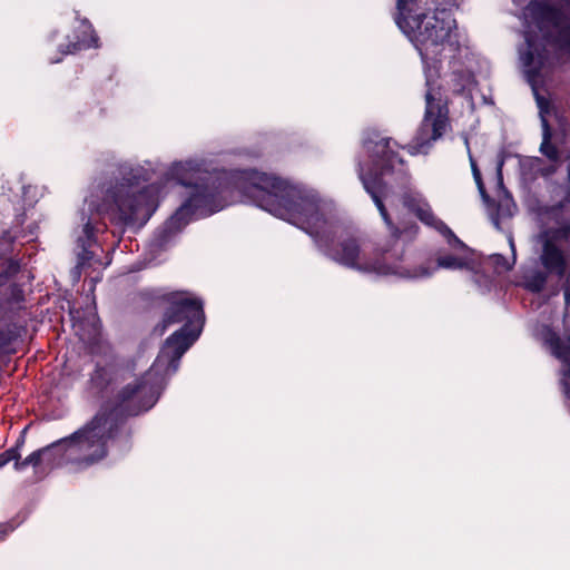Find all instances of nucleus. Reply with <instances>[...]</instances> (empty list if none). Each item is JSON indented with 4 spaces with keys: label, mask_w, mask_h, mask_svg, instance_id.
<instances>
[{
    "label": "nucleus",
    "mask_w": 570,
    "mask_h": 570,
    "mask_svg": "<svg viewBox=\"0 0 570 570\" xmlns=\"http://www.w3.org/2000/svg\"><path fill=\"white\" fill-rule=\"evenodd\" d=\"M392 140L381 138L377 132L363 140V149L368 154L370 165L358 163V176L366 193L372 197L392 238L396 242L403 234L416 232L414 224L407 225L400 218L399 200L424 225L439 232L458 254L438 257L436 263L428 262L410 269L396 256V250L383 249L374 262L366 258L364 250L354 238L342 239L332 246L338 233L333 220V204L322 199L318 193L304 185L256 170L228 173V206L237 202L250 203L269 214L284 219L311 235L318 248L331 259L350 268L376 275H394L409 279H424L439 268L466 269L473 273L475 284L485 291L490 278L475 271L471 249L438 218L424 196L407 187V171L403 160L393 150Z\"/></svg>",
    "instance_id": "1"
},
{
    "label": "nucleus",
    "mask_w": 570,
    "mask_h": 570,
    "mask_svg": "<svg viewBox=\"0 0 570 570\" xmlns=\"http://www.w3.org/2000/svg\"><path fill=\"white\" fill-rule=\"evenodd\" d=\"M395 22L419 51L425 73V114L420 128L407 146L411 155L426 154L431 144L450 128L448 101L435 79L442 58H449L451 87L454 92H470L475 85L474 53L461 40L451 10L434 0H397Z\"/></svg>",
    "instance_id": "2"
},
{
    "label": "nucleus",
    "mask_w": 570,
    "mask_h": 570,
    "mask_svg": "<svg viewBox=\"0 0 570 570\" xmlns=\"http://www.w3.org/2000/svg\"><path fill=\"white\" fill-rule=\"evenodd\" d=\"M513 2L523 7L525 45L520 49V61L539 108L542 127L540 151L552 163L547 166L539 157L520 158V179L525 187L530 188L539 177L551 176L556 171V163L559 159V151L551 144L552 132L548 115L553 111L561 126L562 118L539 90L552 80V75L559 66V57L552 55L551 49L570 52V8H567L568 16L556 8L552 0H513Z\"/></svg>",
    "instance_id": "3"
},
{
    "label": "nucleus",
    "mask_w": 570,
    "mask_h": 570,
    "mask_svg": "<svg viewBox=\"0 0 570 570\" xmlns=\"http://www.w3.org/2000/svg\"><path fill=\"white\" fill-rule=\"evenodd\" d=\"M163 324L155 331L163 335L168 325L185 322L165 342L157 358L144 376L134 384L126 385L119 393V405L127 415L148 411L157 402L168 377L174 375L181 356L199 337L205 315L203 301L186 292L173 293L169 298Z\"/></svg>",
    "instance_id": "4"
},
{
    "label": "nucleus",
    "mask_w": 570,
    "mask_h": 570,
    "mask_svg": "<svg viewBox=\"0 0 570 570\" xmlns=\"http://www.w3.org/2000/svg\"><path fill=\"white\" fill-rule=\"evenodd\" d=\"M127 414L120 405L107 413L101 409L90 422L51 444L29 454L23 461L14 460L17 471L24 470L28 465L38 466L42 461L48 464L77 463L94 464L107 454V442L117 429V412Z\"/></svg>",
    "instance_id": "5"
},
{
    "label": "nucleus",
    "mask_w": 570,
    "mask_h": 570,
    "mask_svg": "<svg viewBox=\"0 0 570 570\" xmlns=\"http://www.w3.org/2000/svg\"><path fill=\"white\" fill-rule=\"evenodd\" d=\"M554 193L560 200L541 214L543 226L537 237V245L539 259L544 269L560 278L566 277L563 284L566 303L563 322L566 323L570 306V217L566 214L564 206L570 204V166L566 184Z\"/></svg>",
    "instance_id": "6"
},
{
    "label": "nucleus",
    "mask_w": 570,
    "mask_h": 570,
    "mask_svg": "<svg viewBox=\"0 0 570 570\" xmlns=\"http://www.w3.org/2000/svg\"><path fill=\"white\" fill-rule=\"evenodd\" d=\"M534 332L551 354L562 362L561 384L567 400L570 401V328L566 327L564 341L547 325L537 326Z\"/></svg>",
    "instance_id": "7"
},
{
    "label": "nucleus",
    "mask_w": 570,
    "mask_h": 570,
    "mask_svg": "<svg viewBox=\"0 0 570 570\" xmlns=\"http://www.w3.org/2000/svg\"><path fill=\"white\" fill-rule=\"evenodd\" d=\"M19 271V264L10 261L7 269L0 273V296L6 301L18 302L22 297L20 287L11 281L12 276Z\"/></svg>",
    "instance_id": "8"
},
{
    "label": "nucleus",
    "mask_w": 570,
    "mask_h": 570,
    "mask_svg": "<svg viewBox=\"0 0 570 570\" xmlns=\"http://www.w3.org/2000/svg\"><path fill=\"white\" fill-rule=\"evenodd\" d=\"M517 212V206L510 196L502 197L497 205L489 207V217L497 229H502L501 224L510 219Z\"/></svg>",
    "instance_id": "9"
},
{
    "label": "nucleus",
    "mask_w": 570,
    "mask_h": 570,
    "mask_svg": "<svg viewBox=\"0 0 570 570\" xmlns=\"http://www.w3.org/2000/svg\"><path fill=\"white\" fill-rule=\"evenodd\" d=\"M80 28H81L82 36L77 37L76 42H70L67 46V50L61 51L63 55L75 53L78 50L88 49V48L98 46V43H97L98 38L95 35V32L91 28V24L87 20L81 21Z\"/></svg>",
    "instance_id": "10"
},
{
    "label": "nucleus",
    "mask_w": 570,
    "mask_h": 570,
    "mask_svg": "<svg viewBox=\"0 0 570 570\" xmlns=\"http://www.w3.org/2000/svg\"><path fill=\"white\" fill-rule=\"evenodd\" d=\"M547 274H550L547 269H529L523 274L522 285L530 292L539 293L547 283Z\"/></svg>",
    "instance_id": "11"
},
{
    "label": "nucleus",
    "mask_w": 570,
    "mask_h": 570,
    "mask_svg": "<svg viewBox=\"0 0 570 570\" xmlns=\"http://www.w3.org/2000/svg\"><path fill=\"white\" fill-rule=\"evenodd\" d=\"M508 242L512 252V261H508L501 254H493L489 257L491 264L494 266L498 273L507 272L512 268L515 263V246L511 233H508Z\"/></svg>",
    "instance_id": "12"
},
{
    "label": "nucleus",
    "mask_w": 570,
    "mask_h": 570,
    "mask_svg": "<svg viewBox=\"0 0 570 570\" xmlns=\"http://www.w3.org/2000/svg\"><path fill=\"white\" fill-rule=\"evenodd\" d=\"M23 443L21 440L17 446L8 449L7 451L0 453V469L7 465L9 462L20 459V445Z\"/></svg>",
    "instance_id": "13"
},
{
    "label": "nucleus",
    "mask_w": 570,
    "mask_h": 570,
    "mask_svg": "<svg viewBox=\"0 0 570 570\" xmlns=\"http://www.w3.org/2000/svg\"><path fill=\"white\" fill-rule=\"evenodd\" d=\"M473 178L475 180V184L478 186V189L482 196L485 195L484 185L482 183V177L480 170H474Z\"/></svg>",
    "instance_id": "14"
},
{
    "label": "nucleus",
    "mask_w": 570,
    "mask_h": 570,
    "mask_svg": "<svg viewBox=\"0 0 570 570\" xmlns=\"http://www.w3.org/2000/svg\"><path fill=\"white\" fill-rule=\"evenodd\" d=\"M12 530L13 528L9 524H0V540H3L6 535Z\"/></svg>",
    "instance_id": "15"
},
{
    "label": "nucleus",
    "mask_w": 570,
    "mask_h": 570,
    "mask_svg": "<svg viewBox=\"0 0 570 570\" xmlns=\"http://www.w3.org/2000/svg\"><path fill=\"white\" fill-rule=\"evenodd\" d=\"M97 333H98V328H97V324H96V318H95V316H92L90 335H96Z\"/></svg>",
    "instance_id": "16"
},
{
    "label": "nucleus",
    "mask_w": 570,
    "mask_h": 570,
    "mask_svg": "<svg viewBox=\"0 0 570 570\" xmlns=\"http://www.w3.org/2000/svg\"><path fill=\"white\" fill-rule=\"evenodd\" d=\"M2 238L4 240H12L13 238H16V235L12 236L9 232H6L3 233Z\"/></svg>",
    "instance_id": "17"
},
{
    "label": "nucleus",
    "mask_w": 570,
    "mask_h": 570,
    "mask_svg": "<svg viewBox=\"0 0 570 570\" xmlns=\"http://www.w3.org/2000/svg\"><path fill=\"white\" fill-rule=\"evenodd\" d=\"M470 163H471L472 173L474 174V170H479V168L476 166V163L473 160V158L471 156H470Z\"/></svg>",
    "instance_id": "18"
},
{
    "label": "nucleus",
    "mask_w": 570,
    "mask_h": 570,
    "mask_svg": "<svg viewBox=\"0 0 570 570\" xmlns=\"http://www.w3.org/2000/svg\"><path fill=\"white\" fill-rule=\"evenodd\" d=\"M501 167H502V163L499 164L498 166V173H499V177L501 178Z\"/></svg>",
    "instance_id": "19"
},
{
    "label": "nucleus",
    "mask_w": 570,
    "mask_h": 570,
    "mask_svg": "<svg viewBox=\"0 0 570 570\" xmlns=\"http://www.w3.org/2000/svg\"><path fill=\"white\" fill-rule=\"evenodd\" d=\"M70 314H71V318H72L73 321H76V316L73 315V312H72V311L70 312Z\"/></svg>",
    "instance_id": "20"
},
{
    "label": "nucleus",
    "mask_w": 570,
    "mask_h": 570,
    "mask_svg": "<svg viewBox=\"0 0 570 570\" xmlns=\"http://www.w3.org/2000/svg\"><path fill=\"white\" fill-rule=\"evenodd\" d=\"M78 326H80V324H78L77 322H75V323H73V327L76 328V327H78Z\"/></svg>",
    "instance_id": "21"
},
{
    "label": "nucleus",
    "mask_w": 570,
    "mask_h": 570,
    "mask_svg": "<svg viewBox=\"0 0 570 570\" xmlns=\"http://www.w3.org/2000/svg\"><path fill=\"white\" fill-rule=\"evenodd\" d=\"M60 59L51 60L52 63L59 62Z\"/></svg>",
    "instance_id": "22"
}]
</instances>
